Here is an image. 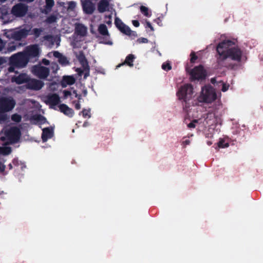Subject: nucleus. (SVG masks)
Listing matches in <instances>:
<instances>
[{
    "label": "nucleus",
    "instance_id": "obj_37",
    "mask_svg": "<svg viewBox=\"0 0 263 263\" xmlns=\"http://www.w3.org/2000/svg\"><path fill=\"white\" fill-rule=\"evenodd\" d=\"M90 110H87L85 109H83L82 111L79 114L80 115L81 113L82 114L83 117L84 118H86L88 117V118L90 117V115L89 114Z\"/></svg>",
    "mask_w": 263,
    "mask_h": 263
},
{
    "label": "nucleus",
    "instance_id": "obj_27",
    "mask_svg": "<svg viewBox=\"0 0 263 263\" xmlns=\"http://www.w3.org/2000/svg\"><path fill=\"white\" fill-rule=\"evenodd\" d=\"M58 62L62 66H66L70 63L67 57L63 55L58 60Z\"/></svg>",
    "mask_w": 263,
    "mask_h": 263
},
{
    "label": "nucleus",
    "instance_id": "obj_49",
    "mask_svg": "<svg viewBox=\"0 0 263 263\" xmlns=\"http://www.w3.org/2000/svg\"><path fill=\"white\" fill-rule=\"evenodd\" d=\"M146 27H148L150 28L151 31H154V27L151 25V23L149 21H146Z\"/></svg>",
    "mask_w": 263,
    "mask_h": 263
},
{
    "label": "nucleus",
    "instance_id": "obj_60",
    "mask_svg": "<svg viewBox=\"0 0 263 263\" xmlns=\"http://www.w3.org/2000/svg\"><path fill=\"white\" fill-rule=\"evenodd\" d=\"M21 2H27L28 3H30L33 2L34 0H19Z\"/></svg>",
    "mask_w": 263,
    "mask_h": 263
},
{
    "label": "nucleus",
    "instance_id": "obj_42",
    "mask_svg": "<svg viewBox=\"0 0 263 263\" xmlns=\"http://www.w3.org/2000/svg\"><path fill=\"white\" fill-rule=\"evenodd\" d=\"M72 93L70 91L68 90H64L63 91V95H64V98L67 99L69 97H70L72 95Z\"/></svg>",
    "mask_w": 263,
    "mask_h": 263
},
{
    "label": "nucleus",
    "instance_id": "obj_52",
    "mask_svg": "<svg viewBox=\"0 0 263 263\" xmlns=\"http://www.w3.org/2000/svg\"><path fill=\"white\" fill-rule=\"evenodd\" d=\"M229 87V85H227L226 84H222V88H221V90L223 92H225V91H226L228 89Z\"/></svg>",
    "mask_w": 263,
    "mask_h": 263
},
{
    "label": "nucleus",
    "instance_id": "obj_14",
    "mask_svg": "<svg viewBox=\"0 0 263 263\" xmlns=\"http://www.w3.org/2000/svg\"><path fill=\"white\" fill-rule=\"evenodd\" d=\"M84 12L87 14H91L95 10L94 4L90 0H84L82 2Z\"/></svg>",
    "mask_w": 263,
    "mask_h": 263
},
{
    "label": "nucleus",
    "instance_id": "obj_44",
    "mask_svg": "<svg viewBox=\"0 0 263 263\" xmlns=\"http://www.w3.org/2000/svg\"><path fill=\"white\" fill-rule=\"evenodd\" d=\"M53 56L55 58H58V60L63 55V54L62 53H61L60 52H59L58 51H54L53 53Z\"/></svg>",
    "mask_w": 263,
    "mask_h": 263
},
{
    "label": "nucleus",
    "instance_id": "obj_3",
    "mask_svg": "<svg viewBox=\"0 0 263 263\" xmlns=\"http://www.w3.org/2000/svg\"><path fill=\"white\" fill-rule=\"evenodd\" d=\"M29 61L24 52H18L12 55L9 59L8 71L9 72H15V68H23L25 67Z\"/></svg>",
    "mask_w": 263,
    "mask_h": 263
},
{
    "label": "nucleus",
    "instance_id": "obj_1",
    "mask_svg": "<svg viewBox=\"0 0 263 263\" xmlns=\"http://www.w3.org/2000/svg\"><path fill=\"white\" fill-rule=\"evenodd\" d=\"M237 40H224L217 46L216 61L218 65L230 69H235L238 64L227 62L228 59L240 62L241 61L242 51L236 45Z\"/></svg>",
    "mask_w": 263,
    "mask_h": 263
},
{
    "label": "nucleus",
    "instance_id": "obj_25",
    "mask_svg": "<svg viewBox=\"0 0 263 263\" xmlns=\"http://www.w3.org/2000/svg\"><path fill=\"white\" fill-rule=\"evenodd\" d=\"M86 27H85L84 25L82 24L79 25L76 27V32L78 35L84 36L86 33Z\"/></svg>",
    "mask_w": 263,
    "mask_h": 263
},
{
    "label": "nucleus",
    "instance_id": "obj_58",
    "mask_svg": "<svg viewBox=\"0 0 263 263\" xmlns=\"http://www.w3.org/2000/svg\"><path fill=\"white\" fill-rule=\"evenodd\" d=\"M183 143L184 145H189L190 143V141L189 140H185L183 141Z\"/></svg>",
    "mask_w": 263,
    "mask_h": 263
},
{
    "label": "nucleus",
    "instance_id": "obj_30",
    "mask_svg": "<svg viewBox=\"0 0 263 263\" xmlns=\"http://www.w3.org/2000/svg\"><path fill=\"white\" fill-rule=\"evenodd\" d=\"M217 145L219 148H226L229 146V144L228 142H226L225 140L223 139H220Z\"/></svg>",
    "mask_w": 263,
    "mask_h": 263
},
{
    "label": "nucleus",
    "instance_id": "obj_28",
    "mask_svg": "<svg viewBox=\"0 0 263 263\" xmlns=\"http://www.w3.org/2000/svg\"><path fill=\"white\" fill-rule=\"evenodd\" d=\"M141 12L146 17H150L151 14L149 12L148 8L145 6H141L140 7Z\"/></svg>",
    "mask_w": 263,
    "mask_h": 263
},
{
    "label": "nucleus",
    "instance_id": "obj_64",
    "mask_svg": "<svg viewBox=\"0 0 263 263\" xmlns=\"http://www.w3.org/2000/svg\"><path fill=\"white\" fill-rule=\"evenodd\" d=\"M207 144L209 145H211L212 144V142H211V141H208L207 142Z\"/></svg>",
    "mask_w": 263,
    "mask_h": 263
},
{
    "label": "nucleus",
    "instance_id": "obj_26",
    "mask_svg": "<svg viewBox=\"0 0 263 263\" xmlns=\"http://www.w3.org/2000/svg\"><path fill=\"white\" fill-rule=\"evenodd\" d=\"M58 16L55 14H51L48 16L45 22L48 24H52L57 22Z\"/></svg>",
    "mask_w": 263,
    "mask_h": 263
},
{
    "label": "nucleus",
    "instance_id": "obj_63",
    "mask_svg": "<svg viewBox=\"0 0 263 263\" xmlns=\"http://www.w3.org/2000/svg\"><path fill=\"white\" fill-rule=\"evenodd\" d=\"M8 167H9V170H11L12 168V165L11 163H10L9 165H8Z\"/></svg>",
    "mask_w": 263,
    "mask_h": 263
},
{
    "label": "nucleus",
    "instance_id": "obj_46",
    "mask_svg": "<svg viewBox=\"0 0 263 263\" xmlns=\"http://www.w3.org/2000/svg\"><path fill=\"white\" fill-rule=\"evenodd\" d=\"M73 103L74 104V107L76 109L79 110L81 108V105L79 101H74Z\"/></svg>",
    "mask_w": 263,
    "mask_h": 263
},
{
    "label": "nucleus",
    "instance_id": "obj_23",
    "mask_svg": "<svg viewBox=\"0 0 263 263\" xmlns=\"http://www.w3.org/2000/svg\"><path fill=\"white\" fill-rule=\"evenodd\" d=\"M120 31L123 33L128 36L134 35L136 36V32L135 31H133L131 30L130 28L126 25H124L121 28H120Z\"/></svg>",
    "mask_w": 263,
    "mask_h": 263
},
{
    "label": "nucleus",
    "instance_id": "obj_8",
    "mask_svg": "<svg viewBox=\"0 0 263 263\" xmlns=\"http://www.w3.org/2000/svg\"><path fill=\"white\" fill-rule=\"evenodd\" d=\"M24 53L28 58L29 62H35L38 60L40 51L37 45L29 47Z\"/></svg>",
    "mask_w": 263,
    "mask_h": 263
},
{
    "label": "nucleus",
    "instance_id": "obj_32",
    "mask_svg": "<svg viewBox=\"0 0 263 263\" xmlns=\"http://www.w3.org/2000/svg\"><path fill=\"white\" fill-rule=\"evenodd\" d=\"M11 120L15 122H20L22 120V117L21 115L17 114H14L11 116Z\"/></svg>",
    "mask_w": 263,
    "mask_h": 263
},
{
    "label": "nucleus",
    "instance_id": "obj_40",
    "mask_svg": "<svg viewBox=\"0 0 263 263\" xmlns=\"http://www.w3.org/2000/svg\"><path fill=\"white\" fill-rule=\"evenodd\" d=\"M190 55H191V59H190L191 62L192 63H195V61L198 58V57L196 55L195 52H192Z\"/></svg>",
    "mask_w": 263,
    "mask_h": 263
},
{
    "label": "nucleus",
    "instance_id": "obj_39",
    "mask_svg": "<svg viewBox=\"0 0 263 263\" xmlns=\"http://www.w3.org/2000/svg\"><path fill=\"white\" fill-rule=\"evenodd\" d=\"M33 31L35 37H38L40 35L42 30L41 28H34L33 29Z\"/></svg>",
    "mask_w": 263,
    "mask_h": 263
},
{
    "label": "nucleus",
    "instance_id": "obj_22",
    "mask_svg": "<svg viewBox=\"0 0 263 263\" xmlns=\"http://www.w3.org/2000/svg\"><path fill=\"white\" fill-rule=\"evenodd\" d=\"M135 59V56L133 54H128L126 57V59L124 62V63L122 64H120L117 66L118 67H119L121 66L122 65H123L124 64H126L129 67L133 66V62L134 59Z\"/></svg>",
    "mask_w": 263,
    "mask_h": 263
},
{
    "label": "nucleus",
    "instance_id": "obj_56",
    "mask_svg": "<svg viewBox=\"0 0 263 263\" xmlns=\"http://www.w3.org/2000/svg\"><path fill=\"white\" fill-rule=\"evenodd\" d=\"M42 62L44 64L46 65H48L49 64V61L46 59H43L42 60Z\"/></svg>",
    "mask_w": 263,
    "mask_h": 263
},
{
    "label": "nucleus",
    "instance_id": "obj_24",
    "mask_svg": "<svg viewBox=\"0 0 263 263\" xmlns=\"http://www.w3.org/2000/svg\"><path fill=\"white\" fill-rule=\"evenodd\" d=\"M75 81V79L72 76H64L63 78L62 85H72Z\"/></svg>",
    "mask_w": 263,
    "mask_h": 263
},
{
    "label": "nucleus",
    "instance_id": "obj_10",
    "mask_svg": "<svg viewBox=\"0 0 263 263\" xmlns=\"http://www.w3.org/2000/svg\"><path fill=\"white\" fill-rule=\"evenodd\" d=\"M27 10L28 7L26 5L22 3H18L13 6L11 13L16 17H22L25 15Z\"/></svg>",
    "mask_w": 263,
    "mask_h": 263
},
{
    "label": "nucleus",
    "instance_id": "obj_33",
    "mask_svg": "<svg viewBox=\"0 0 263 263\" xmlns=\"http://www.w3.org/2000/svg\"><path fill=\"white\" fill-rule=\"evenodd\" d=\"M13 33H14V31H13V30H7L5 31L4 35L8 39H13Z\"/></svg>",
    "mask_w": 263,
    "mask_h": 263
},
{
    "label": "nucleus",
    "instance_id": "obj_4",
    "mask_svg": "<svg viewBox=\"0 0 263 263\" xmlns=\"http://www.w3.org/2000/svg\"><path fill=\"white\" fill-rule=\"evenodd\" d=\"M217 98V95L212 87H204L202 89L200 96L201 100L205 103H211Z\"/></svg>",
    "mask_w": 263,
    "mask_h": 263
},
{
    "label": "nucleus",
    "instance_id": "obj_13",
    "mask_svg": "<svg viewBox=\"0 0 263 263\" xmlns=\"http://www.w3.org/2000/svg\"><path fill=\"white\" fill-rule=\"evenodd\" d=\"M78 59L83 67L84 68L85 74L84 79H86L89 76L90 68L88 62L82 51H81L78 57Z\"/></svg>",
    "mask_w": 263,
    "mask_h": 263
},
{
    "label": "nucleus",
    "instance_id": "obj_7",
    "mask_svg": "<svg viewBox=\"0 0 263 263\" xmlns=\"http://www.w3.org/2000/svg\"><path fill=\"white\" fill-rule=\"evenodd\" d=\"M32 73L41 79H45L49 75V68L41 65H34L32 68Z\"/></svg>",
    "mask_w": 263,
    "mask_h": 263
},
{
    "label": "nucleus",
    "instance_id": "obj_41",
    "mask_svg": "<svg viewBox=\"0 0 263 263\" xmlns=\"http://www.w3.org/2000/svg\"><path fill=\"white\" fill-rule=\"evenodd\" d=\"M198 122L197 120H194L193 121L187 124V127L190 128H193L196 127V123Z\"/></svg>",
    "mask_w": 263,
    "mask_h": 263
},
{
    "label": "nucleus",
    "instance_id": "obj_15",
    "mask_svg": "<svg viewBox=\"0 0 263 263\" xmlns=\"http://www.w3.org/2000/svg\"><path fill=\"white\" fill-rule=\"evenodd\" d=\"M29 78L26 73H21L17 76L12 77V81L15 82L17 84H22L27 82Z\"/></svg>",
    "mask_w": 263,
    "mask_h": 263
},
{
    "label": "nucleus",
    "instance_id": "obj_16",
    "mask_svg": "<svg viewBox=\"0 0 263 263\" xmlns=\"http://www.w3.org/2000/svg\"><path fill=\"white\" fill-rule=\"evenodd\" d=\"M60 98L57 93L48 95L47 96V102L50 105L56 106L60 103Z\"/></svg>",
    "mask_w": 263,
    "mask_h": 263
},
{
    "label": "nucleus",
    "instance_id": "obj_55",
    "mask_svg": "<svg viewBox=\"0 0 263 263\" xmlns=\"http://www.w3.org/2000/svg\"><path fill=\"white\" fill-rule=\"evenodd\" d=\"M12 163H13V165H14L15 166H17L19 164L18 160L17 159H14L12 161Z\"/></svg>",
    "mask_w": 263,
    "mask_h": 263
},
{
    "label": "nucleus",
    "instance_id": "obj_31",
    "mask_svg": "<svg viewBox=\"0 0 263 263\" xmlns=\"http://www.w3.org/2000/svg\"><path fill=\"white\" fill-rule=\"evenodd\" d=\"M9 117L5 112L0 111V123L7 121Z\"/></svg>",
    "mask_w": 263,
    "mask_h": 263
},
{
    "label": "nucleus",
    "instance_id": "obj_61",
    "mask_svg": "<svg viewBox=\"0 0 263 263\" xmlns=\"http://www.w3.org/2000/svg\"><path fill=\"white\" fill-rule=\"evenodd\" d=\"M111 16H109V19H110ZM106 24L108 25L111 24V21L110 20H108V21H106Z\"/></svg>",
    "mask_w": 263,
    "mask_h": 263
},
{
    "label": "nucleus",
    "instance_id": "obj_45",
    "mask_svg": "<svg viewBox=\"0 0 263 263\" xmlns=\"http://www.w3.org/2000/svg\"><path fill=\"white\" fill-rule=\"evenodd\" d=\"M35 119L43 122L46 120V118L42 115H37L36 118H35Z\"/></svg>",
    "mask_w": 263,
    "mask_h": 263
},
{
    "label": "nucleus",
    "instance_id": "obj_47",
    "mask_svg": "<svg viewBox=\"0 0 263 263\" xmlns=\"http://www.w3.org/2000/svg\"><path fill=\"white\" fill-rule=\"evenodd\" d=\"M154 22L156 23L159 26H162V20L160 17H158L154 20Z\"/></svg>",
    "mask_w": 263,
    "mask_h": 263
},
{
    "label": "nucleus",
    "instance_id": "obj_62",
    "mask_svg": "<svg viewBox=\"0 0 263 263\" xmlns=\"http://www.w3.org/2000/svg\"><path fill=\"white\" fill-rule=\"evenodd\" d=\"M2 13L3 15H6L8 14L7 11H6V12H4L3 10H2Z\"/></svg>",
    "mask_w": 263,
    "mask_h": 263
},
{
    "label": "nucleus",
    "instance_id": "obj_9",
    "mask_svg": "<svg viewBox=\"0 0 263 263\" xmlns=\"http://www.w3.org/2000/svg\"><path fill=\"white\" fill-rule=\"evenodd\" d=\"M193 80H201L205 78V72L202 65L195 67L190 72Z\"/></svg>",
    "mask_w": 263,
    "mask_h": 263
},
{
    "label": "nucleus",
    "instance_id": "obj_20",
    "mask_svg": "<svg viewBox=\"0 0 263 263\" xmlns=\"http://www.w3.org/2000/svg\"><path fill=\"white\" fill-rule=\"evenodd\" d=\"M109 6V2L107 0H101L98 4V10L99 12H105Z\"/></svg>",
    "mask_w": 263,
    "mask_h": 263
},
{
    "label": "nucleus",
    "instance_id": "obj_59",
    "mask_svg": "<svg viewBox=\"0 0 263 263\" xmlns=\"http://www.w3.org/2000/svg\"><path fill=\"white\" fill-rule=\"evenodd\" d=\"M82 92H83V94L84 97L87 96V90L86 89H83Z\"/></svg>",
    "mask_w": 263,
    "mask_h": 263
},
{
    "label": "nucleus",
    "instance_id": "obj_29",
    "mask_svg": "<svg viewBox=\"0 0 263 263\" xmlns=\"http://www.w3.org/2000/svg\"><path fill=\"white\" fill-rule=\"evenodd\" d=\"M115 24L116 27L120 30V28H121L122 27H123L125 24H124L121 20H120L119 18L116 17L115 20Z\"/></svg>",
    "mask_w": 263,
    "mask_h": 263
},
{
    "label": "nucleus",
    "instance_id": "obj_43",
    "mask_svg": "<svg viewBox=\"0 0 263 263\" xmlns=\"http://www.w3.org/2000/svg\"><path fill=\"white\" fill-rule=\"evenodd\" d=\"M148 39L145 37H140L137 40V42L139 43V44L147 43H148Z\"/></svg>",
    "mask_w": 263,
    "mask_h": 263
},
{
    "label": "nucleus",
    "instance_id": "obj_19",
    "mask_svg": "<svg viewBox=\"0 0 263 263\" xmlns=\"http://www.w3.org/2000/svg\"><path fill=\"white\" fill-rule=\"evenodd\" d=\"M53 135V132L52 129L49 127L45 128L43 129L42 139L43 142H46L48 139L51 138Z\"/></svg>",
    "mask_w": 263,
    "mask_h": 263
},
{
    "label": "nucleus",
    "instance_id": "obj_18",
    "mask_svg": "<svg viewBox=\"0 0 263 263\" xmlns=\"http://www.w3.org/2000/svg\"><path fill=\"white\" fill-rule=\"evenodd\" d=\"M28 34V30L26 29H21L18 31H14L13 39L16 41H20L25 38Z\"/></svg>",
    "mask_w": 263,
    "mask_h": 263
},
{
    "label": "nucleus",
    "instance_id": "obj_51",
    "mask_svg": "<svg viewBox=\"0 0 263 263\" xmlns=\"http://www.w3.org/2000/svg\"><path fill=\"white\" fill-rule=\"evenodd\" d=\"M72 94L74 95L76 98H77L79 100H81L82 99V96L81 95H79L77 92V90H74L72 92Z\"/></svg>",
    "mask_w": 263,
    "mask_h": 263
},
{
    "label": "nucleus",
    "instance_id": "obj_57",
    "mask_svg": "<svg viewBox=\"0 0 263 263\" xmlns=\"http://www.w3.org/2000/svg\"><path fill=\"white\" fill-rule=\"evenodd\" d=\"M6 61L4 58L0 57V66L6 63Z\"/></svg>",
    "mask_w": 263,
    "mask_h": 263
},
{
    "label": "nucleus",
    "instance_id": "obj_38",
    "mask_svg": "<svg viewBox=\"0 0 263 263\" xmlns=\"http://www.w3.org/2000/svg\"><path fill=\"white\" fill-rule=\"evenodd\" d=\"M76 6V3L74 1L69 2L68 3V9L73 10Z\"/></svg>",
    "mask_w": 263,
    "mask_h": 263
},
{
    "label": "nucleus",
    "instance_id": "obj_34",
    "mask_svg": "<svg viewBox=\"0 0 263 263\" xmlns=\"http://www.w3.org/2000/svg\"><path fill=\"white\" fill-rule=\"evenodd\" d=\"M1 149L3 151L2 155H8L10 154L12 152V149L10 147H8V146L3 147V148H1Z\"/></svg>",
    "mask_w": 263,
    "mask_h": 263
},
{
    "label": "nucleus",
    "instance_id": "obj_54",
    "mask_svg": "<svg viewBox=\"0 0 263 263\" xmlns=\"http://www.w3.org/2000/svg\"><path fill=\"white\" fill-rule=\"evenodd\" d=\"M5 43L3 41V40L0 38V51L2 50L3 48L4 47Z\"/></svg>",
    "mask_w": 263,
    "mask_h": 263
},
{
    "label": "nucleus",
    "instance_id": "obj_50",
    "mask_svg": "<svg viewBox=\"0 0 263 263\" xmlns=\"http://www.w3.org/2000/svg\"><path fill=\"white\" fill-rule=\"evenodd\" d=\"M43 38L45 40L52 41L53 36L51 35H46L43 37Z\"/></svg>",
    "mask_w": 263,
    "mask_h": 263
},
{
    "label": "nucleus",
    "instance_id": "obj_6",
    "mask_svg": "<svg viewBox=\"0 0 263 263\" xmlns=\"http://www.w3.org/2000/svg\"><path fill=\"white\" fill-rule=\"evenodd\" d=\"M5 136L11 144L17 143L21 137V133L20 129L16 127H11L5 132Z\"/></svg>",
    "mask_w": 263,
    "mask_h": 263
},
{
    "label": "nucleus",
    "instance_id": "obj_21",
    "mask_svg": "<svg viewBox=\"0 0 263 263\" xmlns=\"http://www.w3.org/2000/svg\"><path fill=\"white\" fill-rule=\"evenodd\" d=\"M45 5L44 8L43 10V13L45 14H48L51 11L54 5V2L53 0H45Z\"/></svg>",
    "mask_w": 263,
    "mask_h": 263
},
{
    "label": "nucleus",
    "instance_id": "obj_5",
    "mask_svg": "<svg viewBox=\"0 0 263 263\" xmlns=\"http://www.w3.org/2000/svg\"><path fill=\"white\" fill-rule=\"evenodd\" d=\"M16 104L15 101L11 97H2L0 98V111L4 112L12 110Z\"/></svg>",
    "mask_w": 263,
    "mask_h": 263
},
{
    "label": "nucleus",
    "instance_id": "obj_48",
    "mask_svg": "<svg viewBox=\"0 0 263 263\" xmlns=\"http://www.w3.org/2000/svg\"><path fill=\"white\" fill-rule=\"evenodd\" d=\"M83 69L80 68H77V71L79 75H80V76H82L83 73H84V75L85 74L84 68V67H83Z\"/></svg>",
    "mask_w": 263,
    "mask_h": 263
},
{
    "label": "nucleus",
    "instance_id": "obj_35",
    "mask_svg": "<svg viewBox=\"0 0 263 263\" xmlns=\"http://www.w3.org/2000/svg\"><path fill=\"white\" fill-rule=\"evenodd\" d=\"M16 48V45L14 43H9L7 47V50L8 52H12L14 51Z\"/></svg>",
    "mask_w": 263,
    "mask_h": 263
},
{
    "label": "nucleus",
    "instance_id": "obj_12",
    "mask_svg": "<svg viewBox=\"0 0 263 263\" xmlns=\"http://www.w3.org/2000/svg\"><path fill=\"white\" fill-rule=\"evenodd\" d=\"M44 85V83L40 80L29 78L26 86L29 89L39 90L43 87Z\"/></svg>",
    "mask_w": 263,
    "mask_h": 263
},
{
    "label": "nucleus",
    "instance_id": "obj_36",
    "mask_svg": "<svg viewBox=\"0 0 263 263\" xmlns=\"http://www.w3.org/2000/svg\"><path fill=\"white\" fill-rule=\"evenodd\" d=\"M162 68L165 71H168L172 69V66L169 63H164L162 65Z\"/></svg>",
    "mask_w": 263,
    "mask_h": 263
},
{
    "label": "nucleus",
    "instance_id": "obj_11",
    "mask_svg": "<svg viewBox=\"0 0 263 263\" xmlns=\"http://www.w3.org/2000/svg\"><path fill=\"white\" fill-rule=\"evenodd\" d=\"M98 31L99 33L103 36V43L107 45H112V43L110 40V35L108 32V30L107 29V26L104 24H100L98 29Z\"/></svg>",
    "mask_w": 263,
    "mask_h": 263
},
{
    "label": "nucleus",
    "instance_id": "obj_17",
    "mask_svg": "<svg viewBox=\"0 0 263 263\" xmlns=\"http://www.w3.org/2000/svg\"><path fill=\"white\" fill-rule=\"evenodd\" d=\"M60 111L63 113L65 115L71 118L73 116L74 111L71 108L69 107L67 105L65 104H61L59 105Z\"/></svg>",
    "mask_w": 263,
    "mask_h": 263
},
{
    "label": "nucleus",
    "instance_id": "obj_53",
    "mask_svg": "<svg viewBox=\"0 0 263 263\" xmlns=\"http://www.w3.org/2000/svg\"><path fill=\"white\" fill-rule=\"evenodd\" d=\"M132 23H133V25L136 27H138L140 25V23H139V21L137 20H133L132 21Z\"/></svg>",
    "mask_w": 263,
    "mask_h": 263
},
{
    "label": "nucleus",
    "instance_id": "obj_2",
    "mask_svg": "<svg viewBox=\"0 0 263 263\" xmlns=\"http://www.w3.org/2000/svg\"><path fill=\"white\" fill-rule=\"evenodd\" d=\"M193 86L189 83L181 86L177 92V96L179 100L182 101L183 109L186 111L193 103Z\"/></svg>",
    "mask_w": 263,
    "mask_h": 263
}]
</instances>
